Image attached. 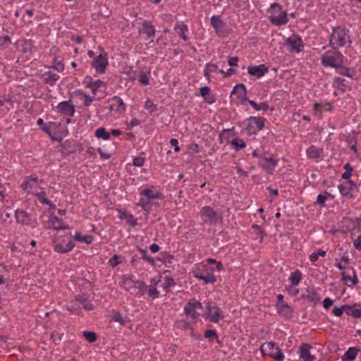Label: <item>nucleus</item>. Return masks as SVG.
<instances>
[{
	"label": "nucleus",
	"mask_w": 361,
	"mask_h": 361,
	"mask_svg": "<svg viewBox=\"0 0 361 361\" xmlns=\"http://www.w3.org/2000/svg\"><path fill=\"white\" fill-rule=\"evenodd\" d=\"M51 243L54 250L59 254H65L73 250L75 244L71 238V233H66L59 237H53Z\"/></svg>",
	"instance_id": "nucleus-1"
},
{
	"label": "nucleus",
	"mask_w": 361,
	"mask_h": 361,
	"mask_svg": "<svg viewBox=\"0 0 361 361\" xmlns=\"http://www.w3.org/2000/svg\"><path fill=\"white\" fill-rule=\"evenodd\" d=\"M214 271V268L202 262L196 265V269L194 271V277L203 281L204 284H213L216 281Z\"/></svg>",
	"instance_id": "nucleus-2"
},
{
	"label": "nucleus",
	"mask_w": 361,
	"mask_h": 361,
	"mask_svg": "<svg viewBox=\"0 0 361 361\" xmlns=\"http://www.w3.org/2000/svg\"><path fill=\"white\" fill-rule=\"evenodd\" d=\"M342 61H344V56L335 47L325 51L321 57V63L324 67L335 68Z\"/></svg>",
	"instance_id": "nucleus-3"
},
{
	"label": "nucleus",
	"mask_w": 361,
	"mask_h": 361,
	"mask_svg": "<svg viewBox=\"0 0 361 361\" xmlns=\"http://www.w3.org/2000/svg\"><path fill=\"white\" fill-rule=\"evenodd\" d=\"M59 152L62 157H67L71 154L80 153L84 150V145L79 140L68 139L60 142Z\"/></svg>",
	"instance_id": "nucleus-4"
},
{
	"label": "nucleus",
	"mask_w": 361,
	"mask_h": 361,
	"mask_svg": "<svg viewBox=\"0 0 361 361\" xmlns=\"http://www.w3.org/2000/svg\"><path fill=\"white\" fill-rule=\"evenodd\" d=\"M203 309L202 304L196 298L190 299L184 306L183 312L188 318L191 319L192 324H196L201 314L197 310Z\"/></svg>",
	"instance_id": "nucleus-5"
},
{
	"label": "nucleus",
	"mask_w": 361,
	"mask_h": 361,
	"mask_svg": "<svg viewBox=\"0 0 361 361\" xmlns=\"http://www.w3.org/2000/svg\"><path fill=\"white\" fill-rule=\"evenodd\" d=\"M267 15L271 23H287L288 13L281 5L273 3L267 9Z\"/></svg>",
	"instance_id": "nucleus-6"
},
{
	"label": "nucleus",
	"mask_w": 361,
	"mask_h": 361,
	"mask_svg": "<svg viewBox=\"0 0 361 361\" xmlns=\"http://www.w3.org/2000/svg\"><path fill=\"white\" fill-rule=\"evenodd\" d=\"M348 30L343 26L334 27L333 32L330 37L329 44L334 47H343L346 44L347 38H349Z\"/></svg>",
	"instance_id": "nucleus-7"
},
{
	"label": "nucleus",
	"mask_w": 361,
	"mask_h": 361,
	"mask_svg": "<svg viewBox=\"0 0 361 361\" xmlns=\"http://www.w3.org/2000/svg\"><path fill=\"white\" fill-rule=\"evenodd\" d=\"M267 119L263 116H250L247 118V124L245 128L248 136L257 135L258 132L264 129Z\"/></svg>",
	"instance_id": "nucleus-8"
},
{
	"label": "nucleus",
	"mask_w": 361,
	"mask_h": 361,
	"mask_svg": "<svg viewBox=\"0 0 361 361\" xmlns=\"http://www.w3.org/2000/svg\"><path fill=\"white\" fill-rule=\"evenodd\" d=\"M82 85L90 89L93 97L97 95V92H104L106 88V84L104 81L97 79L94 80L91 75L85 76L82 80Z\"/></svg>",
	"instance_id": "nucleus-9"
},
{
	"label": "nucleus",
	"mask_w": 361,
	"mask_h": 361,
	"mask_svg": "<svg viewBox=\"0 0 361 361\" xmlns=\"http://www.w3.org/2000/svg\"><path fill=\"white\" fill-rule=\"evenodd\" d=\"M201 217H204L203 220L204 223H210L212 224H216L217 223L221 222L223 216L221 214L214 209L210 206L203 207L200 212Z\"/></svg>",
	"instance_id": "nucleus-10"
},
{
	"label": "nucleus",
	"mask_w": 361,
	"mask_h": 361,
	"mask_svg": "<svg viewBox=\"0 0 361 361\" xmlns=\"http://www.w3.org/2000/svg\"><path fill=\"white\" fill-rule=\"evenodd\" d=\"M44 226L46 229L54 231L67 230L70 228L69 225L64 222L63 219L56 216L54 212H50L48 220L44 223Z\"/></svg>",
	"instance_id": "nucleus-11"
},
{
	"label": "nucleus",
	"mask_w": 361,
	"mask_h": 361,
	"mask_svg": "<svg viewBox=\"0 0 361 361\" xmlns=\"http://www.w3.org/2000/svg\"><path fill=\"white\" fill-rule=\"evenodd\" d=\"M91 66L95 69L97 74H104L109 66L108 53L103 51L99 55L94 57L91 61Z\"/></svg>",
	"instance_id": "nucleus-12"
},
{
	"label": "nucleus",
	"mask_w": 361,
	"mask_h": 361,
	"mask_svg": "<svg viewBox=\"0 0 361 361\" xmlns=\"http://www.w3.org/2000/svg\"><path fill=\"white\" fill-rule=\"evenodd\" d=\"M357 227H361V217L353 219L348 216H343L339 226L340 231L343 233H352Z\"/></svg>",
	"instance_id": "nucleus-13"
},
{
	"label": "nucleus",
	"mask_w": 361,
	"mask_h": 361,
	"mask_svg": "<svg viewBox=\"0 0 361 361\" xmlns=\"http://www.w3.org/2000/svg\"><path fill=\"white\" fill-rule=\"evenodd\" d=\"M56 111L61 116L64 118L67 117L66 123H68L75 113V106L73 104L71 99H70L68 101L59 103L56 106Z\"/></svg>",
	"instance_id": "nucleus-14"
},
{
	"label": "nucleus",
	"mask_w": 361,
	"mask_h": 361,
	"mask_svg": "<svg viewBox=\"0 0 361 361\" xmlns=\"http://www.w3.org/2000/svg\"><path fill=\"white\" fill-rule=\"evenodd\" d=\"M338 189L342 197L346 200H353L355 197L354 190H357V185L353 180H348L339 184Z\"/></svg>",
	"instance_id": "nucleus-15"
},
{
	"label": "nucleus",
	"mask_w": 361,
	"mask_h": 361,
	"mask_svg": "<svg viewBox=\"0 0 361 361\" xmlns=\"http://www.w3.org/2000/svg\"><path fill=\"white\" fill-rule=\"evenodd\" d=\"M278 163L279 159L276 155L272 154L269 157L264 156L262 159L259 161L258 166L265 171L268 175H272Z\"/></svg>",
	"instance_id": "nucleus-16"
},
{
	"label": "nucleus",
	"mask_w": 361,
	"mask_h": 361,
	"mask_svg": "<svg viewBox=\"0 0 361 361\" xmlns=\"http://www.w3.org/2000/svg\"><path fill=\"white\" fill-rule=\"evenodd\" d=\"M319 288H314L313 286H308L305 288L306 293H302L300 299L307 300L309 302L312 303L313 306H316L321 302V296L319 293Z\"/></svg>",
	"instance_id": "nucleus-17"
},
{
	"label": "nucleus",
	"mask_w": 361,
	"mask_h": 361,
	"mask_svg": "<svg viewBox=\"0 0 361 361\" xmlns=\"http://www.w3.org/2000/svg\"><path fill=\"white\" fill-rule=\"evenodd\" d=\"M109 107L108 109L110 112H114L118 115L123 114L126 111L127 106L123 99L118 96H114L108 99Z\"/></svg>",
	"instance_id": "nucleus-18"
},
{
	"label": "nucleus",
	"mask_w": 361,
	"mask_h": 361,
	"mask_svg": "<svg viewBox=\"0 0 361 361\" xmlns=\"http://www.w3.org/2000/svg\"><path fill=\"white\" fill-rule=\"evenodd\" d=\"M264 345L268 348L267 356L274 359L275 361H283L284 355L282 350L274 341L265 342Z\"/></svg>",
	"instance_id": "nucleus-19"
},
{
	"label": "nucleus",
	"mask_w": 361,
	"mask_h": 361,
	"mask_svg": "<svg viewBox=\"0 0 361 361\" xmlns=\"http://www.w3.org/2000/svg\"><path fill=\"white\" fill-rule=\"evenodd\" d=\"M212 302L208 301L207 303V309L208 316H210V321L214 323H218L221 319L224 318L222 310L216 305L212 306Z\"/></svg>",
	"instance_id": "nucleus-20"
},
{
	"label": "nucleus",
	"mask_w": 361,
	"mask_h": 361,
	"mask_svg": "<svg viewBox=\"0 0 361 361\" xmlns=\"http://www.w3.org/2000/svg\"><path fill=\"white\" fill-rule=\"evenodd\" d=\"M232 96H235L237 101L240 104H244L245 102H248V100H250L247 97L246 87L243 83H239L234 86L231 94V97H232Z\"/></svg>",
	"instance_id": "nucleus-21"
},
{
	"label": "nucleus",
	"mask_w": 361,
	"mask_h": 361,
	"mask_svg": "<svg viewBox=\"0 0 361 361\" xmlns=\"http://www.w3.org/2000/svg\"><path fill=\"white\" fill-rule=\"evenodd\" d=\"M306 156L307 159L318 162L322 160L324 157V149L323 147L311 145L306 149Z\"/></svg>",
	"instance_id": "nucleus-22"
},
{
	"label": "nucleus",
	"mask_w": 361,
	"mask_h": 361,
	"mask_svg": "<svg viewBox=\"0 0 361 361\" xmlns=\"http://www.w3.org/2000/svg\"><path fill=\"white\" fill-rule=\"evenodd\" d=\"M334 109V104L331 102H326L324 104L314 103L312 106V114L322 117L323 111L332 112Z\"/></svg>",
	"instance_id": "nucleus-23"
},
{
	"label": "nucleus",
	"mask_w": 361,
	"mask_h": 361,
	"mask_svg": "<svg viewBox=\"0 0 361 361\" xmlns=\"http://www.w3.org/2000/svg\"><path fill=\"white\" fill-rule=\"evenodd\" d=\"M286 44L289 46L291 51L300 53L304 47L301 37L298 35H293L286 40Z\"/></svg>",
	"instance_id": "nucleus-24"
},
{
	"label": "nucleus",
	"mask_w": 361,
	"mask_h": 361,
	"mask_svg": "<svg viewBox=\"0 0 361 361\" xmlns=\"http://www.w3.org/2000/svg\"><path fill=\"white\" fill-rule=\"evenodd\" d=\"M15 45L18 51L25 54L26 57L32 54L33 45L32 42L30 39H18Z\"/></svg>",
	"instance_id": "nucleus-25"
},
{
	"label": "nucleus",
	"mask_w": 361,
	"mask_h": 361,
	"mask_svg": "<svg viewBox=\"0 0 361 361\" xmlns=\"http://www.w3.org/2000/svg\"><path fill=\"white\" fill-rule=\"evenodd\" d=\"M359 132L355 130H353L351 133L345 135V142L347 145L349 147L350 150L353 152L354 154H357L358 152V140H357V135Z\"/></svg>",
	"instance_id": "nucleus-26"
},
{
	"label": "nucleus",
	"mask_w": 361,
	"mask_h": 361,
	"mask_svg": "<svg viewBox=\"0 0 361 361\" xmlns=\"http://www.w3.org/2000/svg\"><path fill=\"white\" fill-rule=\"evenodd\" d=\"M133 278L134 276L132 274L122 275L119 281V286L126 291H130L132 288L136 287V280H134Z\"/></svg>",
	"instance_id": "nucleus-27"
},
{
	"label": "nucleus",
	"mask_w": 361,
	"mask_h": 361,
	"mask_svg": "<svg viewBox=\"0 0 361 361\" xmlns=\"http://www.w3.org/2000/svg\"><path fill=\"white\" fill-rule=\"evenodd\" d=\"M312 345L309 343H303L300 345V358L302 361H314L315 360L314 355L310 353Z\"/></svg>",
	"instance_id": "nucleus-28"
},
{
	"label": "nucleus",
	"mask_w": 361,
	"mask_h": 361,
	"mask_svg": "<svg viewBox=\"0 0 361 361\" xmlns=\"http://www.w3.org/2000/svg\"><path fill=\"white\" fill-rule=\"evenodd\" d=\"M41 78L43 79L44 84L54 86L59 80L60 76L51 71V69H48L47 71H44L42 74Z\"/></svg>",
	"instance_id": "nucleus-29"
},
{
	"label": "nucleus",
	"mask_w": 361,
	"mask_h": 361,
	"mask_svg": "<svg viewBox=\"0 0 361 361\" xmlns=\"http://www.w3.org/2000/svg\"><path fill=\"white\" fill-rule=\"evenodd\" d=\"M302 274L299 269H295L294 271L291 272L288 278V280L290 282V285L286 286V290L287 291L291 290L293 286L299 285V283L302 281Z\"/></svg>",
	"instance_id": "nucleus-30"
},
{
	"label": "nucleus",
	"mask_w": 361,
	"mask_h": 361,
	"mask_svg": "<svg viewBox=\"0 0 361 361\" xmlns=\"http://www.w3.org/2000/svg\"><path fill=\"white\" fill-rule=\"evenodd\" d=\"M269 71V68L265 64H261L255 66H249L247 73L250 76L261 78Z\"/></svg>",
	"instance_id": "nucleus-31"
},
{
	"label": "nucleus",
	"mask_w": 361,
	"mask_h": 361,
	"mask_svg": "<svg viewBox=\"0 0 361 361\" xmlns=\"http://www.w3.org/2000/svg\"><path fill=\"white\" fill-rule=\"evenodd\" d=\"M16 222L22 225L31 224L30 215L24 209H18L15 212Z\"/></svg>",
	"instance_id": "nucleus-32"
},
{
	"label": "nucleus",
	"mask_w": 361,
	"mask_h": 361,
	"mask_svg": "<svg viewBox=\"0 0 361 361\" xmlns=\"http://www.w3.org/2000/svg\"><path fill=\"white\" fill-rule=\"evenodd\" d=\"M335 69L336 73L341 75L346 76L353 80L357 79L356 78H355V71L352 68L345 66L344 61H342L341 63H339V64L338 65V66L335 68Z\"/></svg>",
	"instance_id": "nucleus-33"
},
{
	"label": "nucleus",
	"mask_w": 361,
	"mask_h": 361,
	"mask_svg": "<svg viewBox=\"0 0 361 361\" xmlns=\"http://www.w3.org/2000/svg\"><path fill=\"white\" fill-rule=\"evenodd\" d=\"M37 182L38 176L35 173L25 178L24 180L20 184V188L23 190L27 191L29 192L30 190L33 188V183H36Z\"/></svg>",
	"instance_id": "nucleus-34"
},
{
	"label": "nucleus",
	"mask_w": 361,
	"mask_h": 361,
	"mask_svg": "<svg viewBox=\"0 0 361 361\" xmlns=\"http://www.w3.org/2000/svg\"><path fill=\"white\" fill-rule=\"evenodd\" d=\"M333 86L342 93L345 92L347 90L350 91L352 89L351 86L346 82L345 80L340 77L334 78Z\"/></svg>",
	"instance_id": "nucleus-35"
},
{
	"label": "nucleus",
	"mask_w": 361,
	"mask_h": 361,
	"mask_svg": "<svg viewBox=\"0 0 361 361\" xmlns=\"http://www.w3.org/2000/svg\"><path fill=\"white\" fill-rule=\"evenodd\" d=\"M59 126H60L59 123H56V122H54V121H49L47 123H46L43 127H42L41 130L44 133H45L47 135H48L50 137V138H51V140L52 141L61 142L63 140V139L61 137L57 138V137H54L52 135V132H51V128H56Z\"/></svg>",
	"instance_id": "nucleus-36"
},
{
	"label": "nucleus",
	"mask_w": 361,
	"mask_h": 361,
	"mask_svg": "<svg viewBox=\"0 0 361 361\" xmlns=\"http://www.w3.org/2000/svg\"><path fill=\"white\" fill-rule=\"evenodd\" d=\"M75 300L82 305V307L87 311L93 310L94 305L89 300V297L87 293L77 295L75 296Z\"/></svg>",
	"instance_id": "nucleus-37"
},
{
	"label": "nucleus",
	"mask_w": 361,
	"mask_h": 361,
	"mask_svg": "<svg viewBox=\"0 0 361 361\" xmlns=\"http://www.w3.org/2000/svg\"><path fill=\"white\" fill-rule=\"evenodd\" d=\"M46 68L53 69L56 71L58 73H62L65 69V66L63 62V59H61V56L54 55L52 64L51 66H44Z\"/></svg>",
	"instance_id": "nucleus-38"
},
{
	"label": "nucleus",
	"mask_w": 361,
	"mask_h": 361,
	"mask_svg": "<svg viewBox=\"0 0 361 361\" xmlns=\"http://www.w3.org/2000/svg\"><path fill=\"white\" fill-rule=\"evenodd\" d=\"M204 337L207 338L211 343H213L215 341L220 347H222L223 345V343L219 339L217 331L215 329L205 330L204 332Z\"/></svg>",
	"instance_id": "nucleus-39"
},
{
	"label": "nucleus",
	"mask_w": 361,
	"mask_h": 361,
	"mask_svg": "<svg viewBox=\"0 0 361 361\" xmlns=\"http://www.w3.org/2000/svg\"><path fill=\"white\" fill-rule=\"evenodd\" d=\"M350 264V259L349 258L346 253H343L339 260L338 259H336L335 266L337 267L338 270L343 271H345V269H349V267H350L349 266Z\"/></svg>",
	"instance_id": "nucleus-40"
},
{
	"label": "nucleus",
	"mask_w": 361,
	"mask_h": 361,
	"mask_svg": "<svg viewBox=\"0 0 361 361\" xmlns=\"http://www.w3.org/2000/svg\"><path fill=\"white\" fill-rule=\"evenodd\" d=\"M346 314L351 316L355 319L361 318V305L360 303H354L351 305H347Z\"/></svg>",
	"instance_id": "nucleus-41"
},
{
	"label": "nucleus",
	"mask_w": 361,
	"mask_h": 361,
	"mask_svg": "<svg viewBox=\"0 0 361 361\" xmlns=\"http://www.w3.org/2000/svg\"><path fill=\"white\" fill-rule=\"evenodd\" d=\"M211 89L208 86H204L200 88V94L204 98L205 102L212 104L215 102L216 98L214 94H210Z\"/></svg>",
	"instance_id": "nucleus-42"
},
{
	"label": "nucleus",
	"mask_w": 361,
	"mask_h": 361,
	"mask_svg": "<svg viewBox=\"0 0 361 361\" xmlns=\"http://www.w3.org/2000/svg\"><path fill=\"white\" fill-rule=\"evenodd\" d=\"M214 27L216 35L220 37H226L231 32V30L226 25V24H212Z\"/></svg>",
	"instance_id": "nucleus-43"
},
{
	"label": "nucleus",
	"mask_w": 361,
	"mask_h": 361,
	"mask_svg": "<svg viewBox=\"0 0 361 361\" xmlns=\"http://www.w3.org/2000/svg\"><path fill=\"white\" fill-rule=\"evenodd\" d=\"M279 314L286 317L290 318L293 313V307L289 305L287 302L280 305L276 307Z\"/></svg>",
	"instance_id": "nucleus-44"
},
{
	"label": "nucleus",
	"mask_w": 361,
	"mask_h": 361,
	"mask_svg": "<svg viewBox=\"0 0 361 361\" xmlns=\"http://www.w3.org/2000/svg\"><path fill=\"white\" fill-rule=\"evenodd\" d=\"M360 351V348L357 347H350L349 348L344 355L341 357L342 361H353L355 360L357 353Z\"/></svg>",
	"instance_id": "nucleus-45"
},
{
	"label": "nucleus",
	"mask_w": 361,
	"mask_h": 361,
	"mask_svg": "<svg viewBox=\"0 0 361 361\" xmlns=\"http://www.w3.org/2000/svg\"><path fill=\"white\" fill-rule=\"evenodd\" d=\"M139 34L144 35V38L147 39L154 35V27L152 26V24H142V27L139 30Z\"/></svg>",
	"instance_id": "nucleus-46"
},
{
	"label": "nucleus",
	"mask_w": 361,
	"mask_h": 361,
	"mask_svg": "<svg viewBox=\"0 0 361 361\" xmlns=\"http://www.w3.org/2000/svg\"><path fill=\"white\" fill-rule=\"evenodd\" d=\"M235 135L236 133L234 131V127L228 129H224L219 135V142L221 144L224 143V141L230 142V137Z\"/></svg>",
	"instance_id": "nucleus-47"
},
{
	"label": "nucleus",
	"mask_w": 361,
	"mask_h": 361,
	"mask_svg": "<svg viewBox=\"0 0 361 361\" xmlns=\"http://www.w3.org/2000/svg\"><path fill=\"white\" fill-rule=\"evenodd\" d=\"M74 94L76 96H79L80 99L83 100L82 106L83 107H87L90 106L94 100L93 97H91L90 95L87 94V93L84 92L81 90H77L74 92Z\"/></svg>",
	"instance_id": "nucleus-48"
},
{
	"label": "nucleus",
	"mask_w": 361,
	"mask_h": 361,
	"mask_svg": "<svg viewBox=\"0 0 361 361\" xmlns=\"http://www.w3.org/2000/svg\"><path fill=\"white\" fill-rule=\"evenodd\" d=\"M176 284V283L171 276H166L164 278V283L161 286L163 290L167 294L171 292V288L174 287Z\"/></svg>",
	"instance_id": "nucleus-49"
},
{
	"label": "nucleus",
	"mask_w": 361,
	"mask_h": 361,
	"mask_svg": "<svg viewBox=\"0 0 361 361\" xmlns=\"http://www.w3.org/2000/svg\"><path fill=\"white\" fill-rule=\"evenodd\" d=\"M174 29L178 36L184 41H187L188 39V37L185 34V32L188 31V27L186 24H176Z\"/></svg>",
	"instance_id": "nucleus-50"
},
{
	"label": "nucleus",
	"mask_w": 361,
	"mask_h": 361,
	"mask_svg": "<svg viewBox=\"0 0 361 361\" xmlns=\"http://www.w3.org/2000/svg\"><path fill=\"white\" fill-rule=\"evenodd\" d=\"M159 256L157 259L165 264L166 263H172V260L174 259V256L167 251H162L159 254Z\"/></svg>",
	"instance_id": "nucleus-51"
},
{
	"label": "nucleus",
	"mask_w": 361,
	"mask_h": 361,
	"mask_svg": "<svg viewBox=\"0 0 361 361\" xmlns=\"http://www.w3.org/2000/svg\"><path fill=\"white\" fill-rule=\"evenodd\" d=\"M78 286L80 288V291H82V289L92 290L93 289L94 284L92 281L85 278H80L78 279Z\"/></svg>",
	"instance_id": "nucleus-52"
},
{
	"label": "nucleus",
	"mask_w": 361,
	"mask_h": 361,
	"mask_svg": "<svg viewBox=\"0 0 361 361\" xmlns=\"http://www.w3.org/2000/svg\"><path fill=\"white\" fill-rule=\"evenodd\" d=\"M94 136L98 139L107 140L110 139L111 133L106 131L104 127H100L95 130Z\"/></svg>",
	"instance_id": "nucleus-53"
},
{
	"label": "nucleus",
	"mask_w": 361,
	"mask_h": 361,
	"mask_svg": "<svg viewBox=\"0 0 361 361\" xmlns=\"http://www.w3.org/2000/svg\"><path fill=\"white\" fill-rule=\"evenodd\" d=\"M151 200L140 198V201L135 204L136 206L140 207L145 212L149 213L152 209V203Z\"/></svg>",
	"instance_id": "nucleus-54"
},
{
	"label": "nucleus",
	"mask_w": 361,
	"mask_h": 361,
	"mask_svg": "<svg viewBox=\"0 0 361 361\" xmlns=\"http://www.w3.org/2000/svg\"><path fill=\"white\" fill-rule=\"evenodd\" d=\"M248 103L256 111L262 110L264 111H267L269 109V105L267 102H262L257 104L253 100H248Z\"/></svg>",
	"instance_id": "nucleus-55"
},
{
	"label": "nucleus",
	"mask_w": 361,
	"mask_h": 361,
	"mask_svg": "<svg viewBox=\"0 0 361 361\" xmlns=\"http://www.w3.org/2000/svg\"><path fill=\"white\" fill-rule=\"evenodd\" d=\"M175 324L178 329H181L183 331H192L193 326L189 322L183 319L176 320Z\"/></svg>",
	"instance_id": "nucleus-56"
},
{
	"label": "nucleus",
	"mask_w": 361,
	"mask_h": 361,
	"mask_svg": "<svg viewBox=\"0 0 361 361\" xmlns=\"http://www.w3.org/2000/svg\"><path fill=\"white\" fill-rule=\"evenodd\" d=\"M230 143L236 152L240 151L246 147V142L243 139L238 137L233 138Z\"/></svg>",
	"instance_id": "nucleus-57"
},
{
	"label": "nucleus",
	"mask_w": 361,
	"mask_h": 361,
	"mask_svg": "<svg viewBox=\"0 0 361 361\" xmlns=\"http://www.w3.org/2000/svg\"><path fill=\"white\" fill-rule=\"evenodd\" d=\"M136 287L138 288V291L137 292V295L139 296H142L147 293L148 286L146 283L142 280H136L135 281Z\"/></svg>",
	"instance_id": "nucleus-58"
},
{
	"label": "nucleus",
	"mask_w": 361,
	"mask_h": 361,
	"mask_svg": "<svg viewBox=\"0 0 361 361\" xmlns=\"http://www.w3.org/2000/svg\"><path fill=\"white\" fill-rule=\"evenodd\" d=\"M137 249L138 252H140V253L141 254L142 259L143 260L148 262L150 265L154 266L155 261L153 257L148 255L147 250L146 249H142V247H138V246L137 247Z\"/></svg>",
	"instance_id": "nucleus-59"
},
{
	"label": "nucleus",
	"mask_w": 361,
	"mask_h": 361,
	"mask_svg": "<svg viewBox=\"0 0 361 361\" xmlns=\"http://www.w3.org/2000/svg\"><path fill=\"white\" fill-rule=\"evenodd\" d=\"M160 295V293L157 286H148L147 296L149 299L154 300L157 299Z\"/></svg>",
	"instance_id": "nucleus-60"
},
{
	"label": "nucleus",
	"mask_w": 361,
	"mask_h": 361,
	"mask_svg": "<svg viewBox=\"0 0 361 361\" xmlns=\"http://www.w3.org/2000/svg\"><path fill=\"white\" fill-rule=\"evenodd\" d=\"M112 320L114 322H118L122 326H126L127 322H129V319H126V318H123L121 315V312L117 310L113 311V315H112Z\"/></svg>",
	"instance_id": "nucleus-61"
},
{
	"label": "nucleus",
	"mask_w": 361,
	"mask_h": 361,
	"mask_svg": "<svg viewBox=\"0 0 361 361\" xmlns=\"http://www.w3.org/2000/svg\"><path fill=\"white\" fill-rule=\"evenodd\" d=\"M343 169H345V172L342 173L341 178L345 180H350V178L352 176L354 171L353 167L350 163H347L344 165Z\"/></svg>",
	"instance_id": "nucleus-62"
},
{
	"label": "nucleus",
	"mask_w": 361,
	"mask_h": 361,
	"mask_svg": "<svg viewBox=\"0 0 361 361\" xmlns=\"http://www.w3.org/2000/svg\"><path fill=\"white\" fill-rule=\"evenodd\" d=\"M252 228L255 231V233L257 235V237L259 236V243H262L263 241L264 237L267 235V233L260 226L257 224H252Z\"/></svg>",
	"instance_id": "nucleus-63"
},
{
	"label": "nucleus",
	"mask_w": 361,
	"mask_h": 361,
	"mask_svg": "<svg viewBox=\"0 0 361 361\" xmlns=\"http://www.w3.org/2000/svg\"><path fill=\"white\" fill-rule=\"evenodd\" d=\"M122 257L121 256L114 255L112 257H111L108 262V264L114 268L117 267L118 264L122 263Z\"/></svg>",
	"instance_id": "nucleus-64"
}]
</instances>
